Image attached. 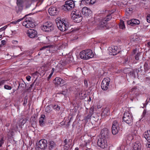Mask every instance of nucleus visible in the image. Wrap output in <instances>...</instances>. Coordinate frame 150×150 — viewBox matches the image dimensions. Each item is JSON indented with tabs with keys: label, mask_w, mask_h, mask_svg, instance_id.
I'll use <instances>...</instances> for the list:
<instances>
[{
	"label": "nucleus",
	"mask_w": 150,
	"mask_h": 150,
	"mask_svg": "<svg viewBox=\"0 0 150 150\" xmlns=\"http://www.w3.org/2000/svg\"><path fill=\"white\" fill-rule=\"evenodd\" d=\"M56 20L57 27L60 30L64 31L68 29L69 24L66 19Z\"/></svg>",
	"instance_id": "f257e3e1"
},
{
	"label": "nucleus",
	"mask_w": 150,
	"mask_h": 150,
	"mask_svg": "<svg viewBox=\"0 0 150 150\" xmlns=\"http://www.w3.org/2000/svg\"><path fill=\"white\" fill-rule=\"evenodd\" d=\"M81 58L84 60H87L92 58L94 57V54L91 50H87L82 51L79 54Z\"/></svg>",
	"instance_id": "f03ea898"
},
{
	"label": "nucleus",
	"mask_w": 150,
	"mask_h": 150,
	"mask_svg": "<svg viewBox=\"0 0 150 150\" xmlns=\"http://www.w3.org/2000/svg\"><path fill=\"white\" fill-rule=\"evenodd\" d=\"M75 6L74 2L73 0H69L66 1L64 5L61 7V9L67 11L72 9Z\"/></svg>",
	"instance_id": "7ed1b4c3"
},
{
	"label": "nucleus",
	"mask_w": 150,
	"mask_h": 150,
	"mask_svg": "<svg viewBox=\"0 0 150 150\" xmlns=\"http://www.w3.org/2000/svg\"><path fill=\"white\" fill-rule=\"evenodd\" d=\"M54 25L50 22H46L43 24L42 27V30L45 32H50L54 30Z\"/></svg>",
	"instance_id": "20e7f679"
},
{
	"label": "nucleus",
	"mask_w": 150,
	"mask_h": 150,
	"mask_svg": "<svg viewBox=\"0 0 150 150\" xmlns=\"http://www.w3.org/2000/svg\"><path fill=\"white\" fill-rule=\"evenodd\" d=\"M123 120L129 125L132 124V118L131 115L128 112H125L122 117Z\"/></svg>",
	"instance_id": "39448f33"
},
{
	"label": "nucleus",
	"mask_w": 150,
	"mask_h": 150,
	"mask_svg": "<svg viewBox=\"0 0 150 150\" xmlns=\"http://www.w3.org/2000/svg\"><path fill=\"white\" fill-rule=\"evenodd\" d=\"M107 140L106 138L100 137L97 142L98 146L102 149L106 148L108 146Z\"/></svg>",
	"instance_id": "423d86ee"
},
{
	"label": "nucleus",
	"mask_w": 150,
	"mask_h": 150,
	"mask_svg": "<svg viewBox=\"0 0 150 150\" xmlns=\"http://www.w3.org/2000/svg\"><path fill=\"white\" fill-rule=\"evenodd\" d=\"M110 81V79L108 77L103 79L101 83V87L103 90L106 91L108 89Z\"/></svg>",
	"instance_id": "0eeeda50"
},
{
	"label": "nucleus",
	"mask_w": 150,
	"mask_h": 150,
	"mask_svg": "<svg viewBox=\"0 0 150 150\" xmlns=\"http://www.w3.org/2000/svg\"><path fill=\"white\" fill-rule=\"evenodd\" d=\"M47 142L46 140L42 139L37 143L36 146L38 150L39 149H45L47 147Z\"/></svg>",
	"instance_id": "6e6552de"
},
{
	"label": "nucleus",
	"mask_w": 150,
	"mask_h": 150,
	"mask_svg": "<svg viewBox=\"0 0 150 150\" xmlns=\"http://www.w3.org/2000/svg\"><path fill=\"white\" fill-rule=\"evenodd\" d=\"M110 134L109 130L107 128H104L101 131L100 137L108 139Z\"/></svg>",
	"instance_id": "1a4fd4ad"
},
{
	"label": "nucleus",
	"mask_w": 150,
	"mask_h": 150,
	"mask_svg": "<svg viewBox=\"0 0 150 150\" xmlns=\"http://www.w3.org/2000/svg\"><path fill=\"white\" fill-rule=\"evenodd\" d=\"M28 36L31 38H34L37 37V32L33 29H28L27 32Z\"/></svg>",
	"instance_id": "9d476101"
},
{
	"label": "nucleus",
	"mask_w": 150,
	"mask_h": 150,
	"mask_svg": "<svg viewBox=\"0 0 150 150\" xmlns=\"http://www.w3.org/2000/svg\"><path fill=\"white\" fill-rule=\"evenodd\" d=\"M108 50L109 54L111 55H116L117 53H119L120 52V51H117V46H112L109 47Z\"/></svg>",
	"instance_id": "9b49d317"
},
{
	"label": "nucleus",
	"mask_w": 150,
	"mask_h": 150,
	"mask_svg": "<svg viewBox=\"0 0 150 150\" xmlns=\"http://www.w3.org/2000/svg\"><path fill=\"white\" fill-rule=\"evenodd\" d=\"M22 24L23 26H25L27 28H33L35 25L34 22L31 20L29 19L23 21Z\"/></svg>",
	"instance_id": "f8f14e48"
},
{
	"label": "nucleus",
	"mask_w": 150,
	"mask_h": 150,
	"mask_svg": "<svg viewBox=\"0 0 150 150\" xmlns=\"http://www.w3.org/2000/svg\"><path fill=\"white\" fill-rule=\"evenodd\" d=\"M71 16L72 19H77L80 18L82 19L83 18L81 13L77 12L75 11H72L71 12Z\"/></svg>",
	"instance_id": "ddd939ff"
},
{
	"label": "nucleus",
	"mask_w": 150,
	"mask_h": 150,
	"mask_svg": "<svg viewBox=\"0 0 150 150\" xmlns=\"http://www.w3.org/2000/svg\"><path fill=\"white\" fill-rule=\"evenodd\" d=\"M81 12L82 13L86 18L90 14L91 11L90 9L86 7H83L82 9Z\"/></svg>",
	"instance_id": "4468645a"
},
{
	"label": "nucleus",
	"mask_w": 150,
	"mask_h": 150,
	"mask_svg": "<svg viewBox=\"0 0 150 150\" xmlns=\"http://www.w3.org/2000/svg\"><path fill=\"white\" fill-rule=\"evenodd\" d=\"M45 115L44 114L41 115L39 119L40 125L41 127L44 126L45 125L46 120Z\"/></svg>",
	"instance_id": "2eb2a0df"
},
{
	"label": "nucleus",
	"mask_w": 150,
	"mask_h": 150,
	"mask_svg": "<svg viewBox=\"0 0 150 150\" xmlns=\"http://www.w3.org/2000/svg\"><path fill=\"white\" fill-rule=\"evenodd\" d=\"M48 11L51 16H54L57 15V10L55 7H51L49 9Z\"/></svg>",
	"instance_id": "dca6fc26"
},
{
	"label": "nucleus",
	"mask_w": 150,
	"mask_h": 150,
	"mask_svg": "<svg viewBox=\"0 0 150 150\" xmlns=\"http://www.w3.org/2000/svg\"><path fill=\"white\" fill-rule=\"evenodd\" d=\"M64 81V80L62 78L56 77L55 79L54 82L56 86H58L61 83L63 84Z\"/></svg>",
	"instance_id": "f3484780"
},
{
	"label": "nucleus",
	"mask_w": 150,
	"mask_h": 150,
	"mask_svg": "<svg viewBox=\"0 0 150 150\" xmlns=\"http://www.w3.org/2000/svg\"><path fill=\"white\" fill-rule=\"evenodd\" d=\"M107 19H100L99 26L100 28H104L107 25V21H107Z\"/></svg>",
	"instance_id": "a211bd4d"
},
{
	"label": "nucleus",
	"mask_w": 150,
	"mask_h": 150,
	"mask_svg": "<svg viewBox=\"0 0 150 150\" xmlns=\"http://www.w3.org/2000/svg\"><path fill=\"white\" fill-rule=\"evenodd\" d=\"M139 37L137 35L134 34L130 36V39L132 42L137 41L139 40Z\"/></svg>",
	"instance_id": "6ab92c4d"
},
{
	"label": "nucleus",
	"mask_w": 150,
	"mask_h": 150,
	"mask_svg": "<svg viewBox=\"0 0 150 150\" xmlns=\"http://www.w3.org/2000/svg\"><path fill=\"white\" fill-rule=\"evenodd\" d=\"M143 136L148 142H150V130H147L145 132Z\"/></svg>",
	"instance_id": "aec40b11"
},
{
	"label": "nucleus",
	"mask_w": 150,
	"mask_h": 150,
	"mask_svg": "<svg viewBox=\"0 0 150 150\" xmlns=\"http://www.w3.org/2000/svg\"><path fill=\"white\" fill-rule=\"evenodd\" d=\"M48 144L49 145V148L50 150H52L56 146V144L52 141H49Z\"/></svg>",
	"instance_id": "412c9836"
},
{
	"label": "nucleus",
	"mask_w": 150,
	"mask_h": 150,
	"mask_svg": "<svg viewBox=\"0 0 150 150\" xmlns=\"http://www.w3.org/2000/svg\"><path fill=\"white\" fill-rule=\"evenodd\" d=\"M109 114V110L108 108H106L104 109H103L101 115L102 116H105L108 115Z\"/></svg>",
	"instance_id": "4be33fe9"
},
{
	"label": "nucleus",
	"mask_w": 150,
	"mask_h": 150,
	"mask_svg": "<svg viewBox=\"0 0 150 150\" xmlns=\"http://www.w3.org/2000/svg\"><path fill=\"white\" fill-rule=\"evenodd\" d=\"M79 97L81 99H84L86 97V94L84 91H83L82 90H80V91L79 92Z\"/></svg>",
	"instance_id": "5701e85b"
},
{
	"label": "nucleus",
	"mask_w": 150,
	"mask_h": 150,
	"mask_svg": "<svg viewBox=\"0 0 150 150\" xmlns=\"http://www.w3.org/2000/svg\"><path fill=\"white\" fill-rule=\"evenodd\" d=\"M133 9L131 8H127L126 10L125 14L127 16H130L132 13Z\"/></svg>",
	"instance_id": "b1692460"
},
{
	"label": "nucleus",
	"mask_w": 150,
	"mask_h": 150,
	"mask_svg": "<svg viewBox=\"0 0 150 150\" xmlns=\"http://www.w3.org/2000/svg\"><path fill=\"white\" fill-rule=\"evenodd\" d=\"M137 20H138V19H130L127 21V23L129 25H130L132 26H134L136 25L135 23Z\"/></svg>",
	"instance_id": "393cba45"
},
{
	"label": "nucleus",
	"mask_w": 150,
	"mask_h": 150,
	"mask_svg": "<svg viewBox=\"0 0 150 150\" xmlns=\"http://www.w3.org/2000/svg\"><path fill=\"white\" fill-rule=\"evenodd\" d=\"M137 91V88H136L135 87L133 88L132 89H131V91H130L129 92V94H130L132 93L133 92L134 93V94H135L136 95V97H137L138 96H139V94H138L136 93Z\"/></svg>",
	"instance_id": "a878e982"
},
{
	"label": "nucleus",
	"mask_w": 150,
	"mask_h": 150,
	"mask_svg": "<svg viewBox=\"0 0 150 150\" xmlns=\"http://www.w3.org/2000/svg\"><path fill=\"white\" fill-rule=\"evenodd\" d=\"M119 27L120 29H124L125 28V26L124 22L122 20H120V22L119 24Z\"/></svg>",
	"instance_id": "bb28decb"
},
{
	"label": "nucleus",
	"mask_w": 150,
	"mask_h": 150,
	"mask_svg": "<svg viewBox=\"0 0 150 150\" xmlns=\"http://www.w3.org/2000/svg\"><path fill=\"white\" fill-rule=\"evenodd\" d=\"M119 129V127H112V133L113 135H115L118 133Z\"/></svg>",
	"instance_id": "cd10ccee"
},
{
	"label": "nucleus",
	"mask_w": 150,
	"mask_h": 150,
	"mask_svg": "<svg viewBox=\"0 0 150 150\" xmlns=\"http://www.w3.org/2000/svg\"><path fill=\"white\" fill-rule=\"evenodd\" d=\"M17 83V84L18 83V88H17V90H18L19 88H24V86L25 85V83H21V82H19L18 81H17L16 82H15V83Z\"/></svg>",
	"instance_id": "c85d7f7f"
},
{
	"label": "nucleus",
	"mask_w": 150,
	"mask_h": 150,
	"mask_svg": "<svg viewBox=\"0 0 150 150\" xmlns=\"http://www.w3.org/2000/svg\"><path fill=\"white\" fill-rule=\"evenodd\" d=\"M141 146L137 144H135L132 150H140Z\"/></svg>",
	"instance_id": "c756f323"
},
{
	"label": "nucleus",
	"mask_w": 150,
	"mask_h": 150,
	"mask_svg": "<svg viewBox=\"0 0 150 150\" xmlns=\"http://www.w3.org/2000/svg\"><path fill=\"white\" fill-rule=\"evenodd\" d=\"M128 74L131 77L134 78L135 77L134 71L132 70V71L130 70V71L129 73Z\"/></svg>",
	"instance_id": "7c9ffc66"
},
{
	"label": "nucleus",
	"mask_w": 150,
	"mask_h": 150,
	"mask_svg": "<svg viewBox=\"0 0 150 150\" xmlns=\"http://www.w3.org/2000/svg\"><path fill=\"white\" fill-rule=\"evenodd\" d=\"M90 0H82L81 3L86 4V5L90 4Z\"/></svg>",
	"instance_id": "2f4dec72"
},
{
	"label": "nucleus",
	"mask_w": 150,
	"mask_h": 150,
	"mask_svg": "<svg viewBox=\"0 0 150 150\" xmlns=\"http://www.w3.org/2000/svg\"><path fill=\"white\" fill-rule=\"evenodd\" d=\"M33 15L31 13H30L26 15H25L24 17H23V18H21V19H29L32 18V17H30V16L32 15Z\"/></svg>",
	"instance_id": "473e14b6"
},
{
	"label": "nucleus",
	"mask_w": 150,
	"mask_h": 150,
	"mask_svg": "<svg viewBox=\"0 0 150 150\" xmlns=\"http://www.w3.org/2000/svg\"><path fill=\"white\" fill-rule=\"evenodd\" d=\"M51 107L53 108L54 109H56L57 110H59L60 109V107L57 105H52Z\"/></svg>",
	"instance_id": "72a5a7b5"
},
{
	"label": "nucleus",
	"mask_w": 150,
	"mask_h": 150,
	"mask_svg": "<svg viewBox=\"0 0 150 150\" xmlns=\"http://www.w3.org/2000/svg\"><path fill=\"white\" fill-rule=\"evenodd\" d=\"M118 127V124L117 122L116 121H114L112 123V127Z\"/></svg>",
	"instance_id": "f704fd0d"
},
{
	"label": "nucleus",
	"mask_w": 150,
	"mask_h": 150,
	"mask_svg": "<svg viewBox=\"0 0 150 150\" xmlns=\"http://www.w3.org/2000/svg\"><path fill=\"white\" fill-rule=\"evenodd\" d=\"M92 115L89 114H88L84 118V120H86V121H88V120L90 119L91 116Z\"/></svg>",
	"instance_id": "c9c22d12"
},
{
	"label": "nucleus",
	"mask_w": 150,
	"mask_h": 150,
	"mask_svg": "<svg viewBox=\"0 0 150 150\" xmlns=\"http://www.w3.org/2000/svg\"><path fill=\"white\" fill-rule=\"evenodd\" d=\"M140 52H137L135 56V59L137 60L139 59V57L140 56Z\"/></svg>",
	"instance_id": "e433bc0d"
},
{
	"label": "nucleus",
	"mask_w": 150,
	"mask_h": 150,
	"mask_svg": "<svg viewBox=\"0 0 150 150\" xmlns=\"http://www.w3.org/2000/svg\"><path fill=\"white\" fill-rule=\"evenodd\" d=\"M52 105H47L45 108V111L46 112H49L50 111V106H51Z\"/></svg>",
	"instance_id": "4c0bfd02"
},
{
	"label": "nucleus",
	"mask_w": 150,
	"mask_h": 150,
	"mask_svg": "<svg viewBox=\"0 0 150 150\" xmlns=\"http://www.w3.org/2000/svg\"><path fill=\"white\" fill-rule=\"evenodd\" d=\"M131 69L129 68H126L124 70V72L125 73H128L129 71H130Z\"/></svg>",
	"instance_id": "58836bf2"
},
{
	"label": "nucleus",
	"mask_w": 150,
	"mask_h": 150,
	"mask_svg": "<svg viewBox=\"0 0 150 150\" xmlns=\"http://www.w3.org/2000/svg\"><path fill=\"white\" fill-rule=\"evenodd\" d=\"M23 3L22 0H17V4L18 6H21Z\"/></svg>",
	"instance_id": "ea45409f"
},
{
	"label": "nucleus",
	"mask_w": 150,
	"mask_h": 150,
	"mask_svg": "<svg viewBox=\"0 0 150 150\" xmlns=\"http://www.w3.org/2000/svg\"><path fill=\"white\" fill-rule=\"evenodd\" d=\"M4 88L7 90H10L12 89L11 86H8L7 85H5L4 86Z\"/></svg>",
	"instance_id": "a19ab883"
},
{
	"label": "nucleus",
	"mask_w": 150,
	"mask_h": 150,
	"mask_svg": "<svg viewBox=\"0 0 150 150\" xmlns=\"http://www.w3.org/2000/svg\"><path fill=\"white\" fill-rule=\"evenodd\" d=\"M31 121H33V123L35 124L36 123V120L35 117H31Z\"/></svg>",
	"instance_id": "79ce46f5"
},
{
	"label": "nucleus",
	"mask_w": 150,
	"mask_h": 150,
	"mask_svg": "<svg viewBox=\"0 0 150 150\" xmlns=\"http://www.w3.org/2000/svg\"><path fill=\"white\" fill-rule=\"evenodd\" d=\"M70 146V145H64V150H68Z\"/></svg>",
	"instance_id": "37998d69"
},
{
	"label": "nucleus",
	"mask_w": 150,
	"mask_h": 150,
	"mask_svg": "<svg viewBox=\"0 0 150 150\" xmlns=\"http://www.w3.org/2000/svg\"><path fill=\"white\" fill-rule=\"evenodd\" d=\"M22 19H18L16 21H12L11 22V23L14 24H16L18 23L20 21H21Z\"/></svg>",
	"instance_id": "c03bdc74"
},
{
	"label": "nucleus",
	"mask_w": 150,
	"mask_h": 150,
	"mask_svg": "<svg viewBox=\"0 0 150 150\" xmlns=\"http://www.w3.org/2000/svg\"><path fill=\"white\" fill-rule=\"evenodd\" d=\"M94 112V107H92L89 110V114H91V115H92Z\"/></svg>",
	"instance_id": "a18cd8bd"
},
{
	"label": "nucleus",
	"mask_w": 150,
	"mask_h": 150,
	"mask_svg": "<svg viewBox=\"0 0 150 150\" xmlns=\"http://www.w3.org/2000/svg\"><path fill=\"white\" fill-rule=\"evenodd\" d=\"M140 120L136 122V126L138 127H141V122L140 121Z\"/></svg>",
	"instance_id": "49530a36"
},
{
	"label": "nucleus",
	"mask_w": 150,
	"mask_h": 150,
	"mask_svg": "<svg viewBox=\"0 0 150 150\" xmlns=\"http://www.w3.org/2000/svg\"><path fill=\"white\" fill-rule=\"evenodd\" d=\"M84 84L85 87L87 88L88 86V81L87 80L85 79L84 81Z\"/></svg>",
	"instance_id": "de8ad7c7"
},
{
	"label": "nucleus",
	"mask_w": 150,
	"mask_h": 150,
	"mask_svg": "<svg viewBox=\"0 0 150 150\" xmlns=\"http://www.w3.org/2000/svg\"><path fill=\"white\" fill-rule=\"evenodd\" d=\"M7 25H5V26L0 28V31H4L6 29V28H7Z\"/></svg>",
	"instance_id": "09e8293b"
},
{
	"label": "nucleus",
	"mask_w": 150,
	"mask_h": 150,
	"mask_svg": "<svg viewBox=\"0 0 150 150\" xmlns=\"http://www.w3.org/2000/svg\"><path fill=\"white\" fill-rule=\"evenodd\" d=\"M4 143V140L3 137L1 138V140H0V147L2 146V145Z\"/></svg>",
	"instance_id": "8fccbe9b"
},
{
	"label": "nucleus",
	"mask_w": 150,
	"mask_h": 150,
	"mask_svg": "<svg viewBox=\"0 0 150 150\" xmlns=\"http://www.w3.org/2000/svg\"><path fill=\"white\" fill-rule=\"evenodd\" d=\"M6 81L4 80L0 81V86H1L3 85L5 83Z\"/></svg>",
	"instance_id": "3c124183"
},
{
	"label": "nucleus",
	"mask_w": 150,
	"mask_h": 150,
	"mask_svg": "<svg viewBox=\"0 0 150 150\" xmlns=\"http://www.w3.org/2000/svg\"><path fill=\"white\" fill-rule=\"evenodd\" d=\"M69 142V141H67V139H66L64 141V145H70L68 144V143Z\"/></svg>",
	"instance_id": "603ef678"
},
{
	"label": "nucleus",
	"mask_w": 150,
	"mask_h": 150,
	"mask_svg": "<svg viewBox=\"0 0 150 150\" xmlns=\"http://www.w3.org/2000/svg\"><path fill=\"white\" fill-rule=\"evenodd\" d=\"M112 18V16H111V14H109V15H107V17L106 18V19H111Z\"/></svg>",
	"instance_id": "864d4df0"
},
{
	"label": "nucleus",
	"mask_w": 150,
	"mask_h": 150,
	"mask_svg": "<svg viewBox=\"0 0 150 150\" xmlns=\"http://www.w3.org/2000/svg\"><path fill=\"white\" fill-rule=\"evenodd\" d=\"M48 47H49V46H44L40 49V50H42L45 49L46 48H47Z\"/></svg>",
	"instance_id": "5fc2aeb1"
},
{
	"label": "nucleus",
	"mask_w": 150,
	"mask_h": 150,
	"mask_svg": "<svg viewBox=\"0 0 150 150\" xmlns=\"http://www.w3.org/2000/svg\"><path fill=\"white\" fill-rule=\"evenodd\" d=\"M30 79L31 77L29 76H28L26 77V79L28 81H30Z\"/></svg>",
	"instance_id": "6e6d98bb"
},
{
	"label": "nucleus",
	"mask_w": 150,
	"mask_h": 150,
	"mask_svg": "<svg viewBox=\"0 0 150 150\" xmlns=\"http://www.w3.org/2000/svg\"><path fill=\"white\" fill-rule=\"evenodd\" d=\"M90 4H93L96 2V0H90Z\"/></svg>",
	"instance_id": "4d7b16f0"
},
{
	"label": "nucleus",
	"mask_w": 150,
	"mask_h": 150,
	"mask_svg": "<svg viewBox=\"0 0 150 150\" xmlns=\"http://www.w3.org/2000/svg\"><path fill=\"white\" fill-rule=\"evenodd\" d=\"M124 62L125 64H127L128 63V58L125 59Z\"/></svg>",
	"instance_id": "13d9d810"
},
{
	"label": "nucleus",
	"mask_w": 150,
	"mask_h": 150,
	"mask_svg": "<svg viewBox=\"0 0 150 150\" xmlns=\"http://www.w3.org/2000/svg\"><path fill=\"white\" fill-rule=\"evenodd\" d=\"M137 49H136L134 50L132 52V54H135L136 53H137Z\"/></svg>",
	"instance_id": "bf43d9fd"
},
{
	"label": "nucleus",
	"mask_w": 150,
	"mask_h": 150,
	"mask_svg": "<svg viewBox=\"0 0 150 150\" xmlns=\"http://www.w3.org/2000/svg\"><path fill=\"white\" fill-rule=\"evenodd\" d=\"M146 110H144V111L143 112V113H142V115L144 116L146 115Z\"/></svg>",
	"instance_id": "052dcab7"
},
{
	"label": "nucleus",
	"mask_w": 150,
	"mask_h": 150,
	"mask_svg": "<svg viewBox=\"0 0 150 150\" xmlns=\"http://www.w3.org/2000/svg\"><path fill=\"white\" fill-rule=\"evenodd\" d=\"M27 102V99H25L24 101V103L23 104V105L26 104Z\"/></svg>",
	"instance_id": "680f3d73"
},
{
	"label": "nucleus",
	"mask_w": 150,
	"mask_h": 150,
	"mask_svg": "<svg viewBox=\"0 0 150 150\" xmlns=\"http://www.w3.org/2000/svg\"><path fill=\"white\" fill-rule=\"evenodd\" d=\"M74 22H76V23H79L81 21V19H79V20H78V21L76 20V19H74Z\"/></svg>",
	"instance_id": "e2e57ef3"
},
{
	"label": "nucleus",
	"mask_w": 150,
	"mask_h": 150,
	"mask_svg": "<svg viewBox=\"0 0 150 150\" xmlns=\"http://www.w3.org/2000/svg\"><path fill=\"white\" fill-rule=\"evenodd\" d=\"M6 41L5 40H3L1 41V43L2 44L4 45L5 44Z\"/></svg>",
	"instance_id": "0e129e2a"
},
{
	"label": "nucleus",
	"mask_w": 150,
	"mask_h": 150,
	"mask_svg": "<svg viewBox=\"0 0 150 150\" xmlns=\"http://www.w3.org/2000/svg\"><path fill=\"white\" fill-rule=\"evenodd\" d=\"M140 21L138 19V20H136V22L135 23H136V24H139L140 23Z\"/></svg>",
	"instance_id": "69168bd1"
},
{
	"label": "nucleus",
	"mask_w": 150,
	"mask_h": 150,
	"mask_svg": "<svg viewBox=\"0 0 150 150\" xmlns=\"http://www.w3.org/2000/svg\"><path fill=\"white\" fill-rule=\"evenodd\" d=\"M26 121V119L23 120L22 122V124H24L25 122Z\"/></svg>",
	"instance_id": "338daca9"
},
{
	"label": "nucleus",
	"mask_w": 150,
	"mask_h": 150,
	"mask_svg": "<svg viewBox=\"0 0 150 150\" xmlns=\"http://www.w3.org/2000/svg\"><path fill=\"white\" fill-rule=\"evenodd\" d=\"M147 46L150 48V42L147 43Z\"/></svg>",
	"instance_id": "774afa93"
}]
</instances>
